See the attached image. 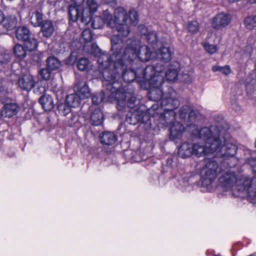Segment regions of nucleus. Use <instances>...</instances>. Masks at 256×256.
Segmentation results:
<instances>
[{"mask_svg":"<svg viewBox=\"0 0 256 256\" xmlns=\"http://www.w3.org/2000/svg\"><path fill=\"white\" fill-rule=\"evenodd\" d=\"M192 134L205 142L208 153L224 160L218 162L208 160L200 172V184L204 192H212L215 186L214 183L218 176V185L224 190L229 191L236 196H248L252 198L256 196V188L252 180L240 172L238 160L234 156L236 153L237 146L232 140L220 138V131L217 126L204 127L198 130L194 124H188Z\"/></svg>","mask_w":256,"mask_h":256,"instance_id":"1","label":"nucleus"},{"mask_svg":"<svg viewBox=\"0 0 256 256\" xmlns=\"http://www.w3.org/2000/svg\"><path fill=\"white\" fill-rule=\"evenodd\" d=\"M111 49L112 54L108 56L106 54H102L98 56V62L100 68L102 69V75L104 82L108 90H114L120 89V83L118 79L122 76L126 82L134 81L136 78H140L148 86V98L154 101H158L168 92V88L164 79V66L160 64L154 66H148L142 68L139 65L136 67V63L132 64V68L127 70L126 59L122 56L121 50L122 44L117 36H114L111 39Z\"/></svg>","mask_w":256,"mask_h":256,"instance_id":"2","label":"nucleus"},{"mask_svg":"<svg viewBox=\"0 0 256 256\" xmlns=\"http://www.w3.org/2000/svg\"><path fill=\"white\" fill-rule=\"evenodd\" d=\"M160 106L154 104L149 110L148 113L154 118V122L158 128H164L172 124L170 131V138L177 143L182 138L184 127L177 121L174 122L176 117L174 110L180 106L176 98V93L172 88H168V92L161 98Z\"/></svg>","mask_w":256,"mask_h":256,"instance_id":"3","label":"nucleus"},{"mask_svg":"<svg viewBox=\"0 0 256 256\" xmlns=\"http://www.w3.org/2000/svg\"><path fill=\"white\" fill-rule=\"evenodd\" d=\"M126 43V46L122 54L130 63H134V60H138L142 62H148L158 58L165 62L171 60L172 53L168 47L160 46L156 52V47L150 48L146 45L142 46L138 40L129 39Z\"/></svg>","mask_w":256,"mask_h":256,"instance_id":"4","label":"nucleus"},{"mask_svg":"<svg viewBox=\"0 0 256 256\" xmlns=\"http://www.w3.org/2000/svg\"><path fill=\"white\" fill-rule=\"evenodd\" d=\"M104 18L108 27L112 30L116 29L119 33L118 34L113 35L111 38L117 36L121 41L122 46V40L120 38V36L121 35L123 37L127 36L130 32V27L137 24L138 18V12L134 10H130L128 16L123 8L118 7L114 11V18L108 10L104 11Z\"/></svg>","mask_w":256,"mask_h":256,"instance_id":"5","label":"nucleus"},{"mask_svg":"<svg viewBox=\"0 0 256 256\" xmlns=\"http://www.w3.org/2000/svg\"><path fill=\"white\" fill-rule=\"evenodd\" d=\"M98 8V4L96 0H87L86 7H82L76 5L70 4L68 8L70 19L76 21L79 18L82 23L87 24L92 20V14L95 12Z\"/></svg>","mask_w":256,"mask_h":256,"instance_id":"6","label":"nucleus"},{"mask_svg":"<svg viewBox=\"0 0 256 256\" xmlns=\"http://www.w3.org/2000/svg\"><path fill=\"white\" fill-rule=\"evenodd\" d=\"M128 98L127 106L130 108H133L136 105V98L131 93H126L122 88L116 90L115 96H114V92L109 96L108 101L112 102L114 101L117 102L118 110H121L126 105V98Z\"/></svg>","mask_w":256,"mask_h":256,"instance_id":"7","label":"nucleus"},{"mask_svg":"<svg viewBox=\"0 0 256 256\" xmlns=\"http://www.w3.org/2000/svg\"><path fill=\"white\" fill-rule=\"evenodd\" d=\"M231 20L232 18L229 14L220 12L213 18L212 26L215 30H222L230 23Z\"/></svg>","mask_w":256,"mask_h":256,"instance_id":"8","label":"nucleus"},{"mask_svg":"<svg viewBox=\"0 0 256 256\" xmlns=\"http://www.w3.org/2000/svg\"><path fill=\"white\" fill-rule=\"evenodd\" d=\"M196 112L190 106L184 105L180 110V116L184 121L192 122L196 118Z\"/></svg>","mask_w":256,"mask_h":256,"instance_id":"9","label":"nucleus"},{"mask_svg":"<svg viewBox=\"0 0 256 256\" xmlns=\"http://www.w3.org/2000/svg\"><path fill=\"white\" fill-rule=\"evenodd\" d=\"M19 87L23 90L30 91L34 86L35 82L33 76L29 74H24L18 80Z\"/></svg>","mask_w":256,"mask_h":256,"instance_id":"10","label":"nucleus"},{"mask_svg":"<svg viewBox=\"0 0 256 256\" xmlns=\"http://www.w3.org/2000/svg\"><path fill=\"white\" fill-rule=\"evenodd\" d=\"M106 80L104 79L102 82L103 86L105 88V92H103L102 90V92L96 94H94L92 96V102L94 104H100L103 100L104 97L106 96L109 98V96L112 94V92H114V96H115V92L116 90L112 89V90H108L105 85H104V82H106Z\"/></svg>","mask_w":256,"mask_h":256,"instance_id":"11","label":"nucleus"},{"mask_svg":"<svg viewBox=\"0 0 256 256\" xmlns=\"http://www.w3.org/2000/svg\"><path fill=\"white\" fill-rule=\"evenodd\" d=\"M180 65L178 62H174L170 65L165 72L166 79L169 82H174L177 80Z\"/></svg>","mask_w":256,"mask_h":256,"instance_id":"12","label":"nucleus"},{"mask_svg":"<svg viewBox=\"0 0 256 256\" xmlns=\"http://www.w3.org/2000/svg\"><path fill=\"white\" fill-rule=\"evenodd\" d=\"M117 138L116 135L114 132L109 131L103 132L100 136L101 143L106 146L114 144Z\"/></svg>","mask_w":256,"mask_h":256,"instance_id":"13","label":"nucleus"},{"mask_svg":"<svg viewBox=\"0 0 256 256\" xmlns=\"http://www.w3.org/2000/svg\"><path fill=\"white\" fill-rule=\"evenodd\" d=\"M75 92L82 99L87 98L90 96V89L85 82H80L75 86Z\"/></svg>","mask_w":256,"mask_h":256,"instance_id":"14","label":"nucleus"},{"mask_svg":"<svg viewBox=\"0 0 256 256\" xmlns=\"http://www.w3.org/2000/svg\"><path fill=\"white\" fill-rule=\"evenodd\" d=\"M39 102L46 111L52 110L54 106V99L49 94H44L39 98Z\"/></svg>","mask_w":256,"mask_h":256,"instance_id":"15","label":"nucleus"},{"mask_svg":"<svg viewBox=\"0 0 256 256\" xmlns=\"http://www.w3.org/2000/svg\"><path fill=\"white\" fill-rule=\"evenodd\" d=\"M193 152L192 144L188 142L182 144L178 150V156L182 158L190 157Z\"/></svg>","mask_w":256,"mask_h":256,"instance_id":"16","label":"nucleus"},{"mask_svg":"<svg viewBox=\"0 0 256 256\" xmlns=\"http://www.w3.org/2000/svg\"><path fill=\"white\" fill-rule=\"evenodd\" d=\"M192 150L194 151L193 154L198 158L208 154L206 143L198 142L194 144Z\"/></svg>","mask_w":256,"mask_h":256,"instance_id":"17","label":"nucleus"},{"mask_svg":"<svg viewBox=\"0 0 256 256\" xmlns=\"http://www.w3.org/2000/svg\"><path fill=\"white\" fill-rule=\"evenodd\" d=\"M18 112V106L14 103L6 104L4 105L2 110V116L5 117H12L16 114Z\"/></svg>","mask_w":256,"mask_h":256,"instance_id":"18","label":"nucleus"},{"mask_svg":"<svg viewBox=\"0 0 256 256\" xmlns=\"http://www.w3.org/2000/svg\"><path fill=\"white\" fill-rule=\"evenodd\" d=\"M104 115L100 108L95 109L90 116L92 124L94 126H98L102 122Z\"/></svg>","mask_w":256,"mask_h":256,"instance_id":"19","label":"nucleus"},{"mask_svg":"<svg viewBox=\"0 0 256 256\" xmlns=\"http://www.w3.org/2000/svg\"><path fill=\"white\" fill-rule=\"evenodd\" d=\"M41 30L44 36H50L54 32V27L52 21L44 20L41 26Z\"/></svg>","mask_w":256,"mask_h":256,"instance_id":"20","label":"nucleus"},{"mask_svg":"<svg viewBox=\"0 0 256 256\" xmlns=\"http://www.w3.org/2000/svg\"><path fill=\"white\" fill-rule=\"evenodd\" d=\"M82 100V99L75 92L68 95L66 101L67 104L70 106L71 107L76 108L80 106Z\"/></svg>","mask_w":256,"mask_h":256,"instance_id":"21","label":"nucleus"},{"mask_svg":"<svg viewBox=\"0 0 256 256\" xmlns=\"http://www.w3.org/2000/svg\"><path fill=\"white\" fill-rule=\"evenodd\" d=\"M30 30L26 26L19 27L16 33V38L24 42L30 38Z\"/></svg>","mask_w":256,"mask_h":256,"instance_id":"22","label":"nucleus"},{"mask_svg":"<svg viewBox=\"0 0 256 256\" xmlns=\"http://www.w3.org/2000/svg\"><path fill=\"white\" fill-rule=\"evenodd\" d=\"M18 20L16 16H10L4 18L3 21L4 26L8 30L14 28L17 24Z\"/></svg>","mask_w":256,"mask_h":256,"instance_id":"23","label":"nucleus"},{"mask_svg":"<svg viewBox=\"0 0 256 256\" xmlns=\"http://www.w3.org/2000/svg\"><path fill=\"white\" fill-rule=\"evenodd\" d=\"M61 66L60 61L56 58L50 56L46 60L47 68L50 70H55L58 69Z\"/></svg>","mask_w":256,"mask_h":256,"instance_id":"24","label":"nucleus"},{"mask_svg":"<svg viewBox=\"0 0 256 256\" xmlns=\"http://www.w3.org/2000/svg\"><path fill=\"white\" fill-rule=\"evenodd\" d=\"M43 19L42 14L39 12H36L30 18V22L34 26H42Z\"/></svg>","mask_w":256,"mask_h":256,"instance_id":"25","label":"nucleus"},{"mask_svg":"<svg viewBox=\"0 0 256 256\" xmlns=\"http://www.w3.org/2000/svg\"><path fill=\"white\" fill-rule=\"evenodd\" d=\"M24 48L28 52H32L36 50L38 47L37 40L34 38H30L24 41Z\"/></svg>","mask_w":256,"mask_h":256,"instance_id":"26","label":"nucleus"},{"mask_svg":"<svg viewBox=\"0 0 256 256\" xmlns=\"http://www.w3.org/2000/svg\"><path fill=\"white\" fill-rule=\"evenodd\" d=\"M28 51L22 45L16 44L14 47V53L16 58L20 59L24 58Z\"/></svg>","mask_w":256,"mask_h":256,"instance_id":"27","label":"nucleus"},{"mask_svg":"<svg viewBox=\"0 0 256 256\" xmlns=\"http://www.w3.org/2000/svg\"><path fill=\"white\" fill-rule=\"evenodd\" d=\"M104 23L106 24V22L104 20V14H102V18L95 17L92 22V26L94 29H98L102 28Z\"/></svg>","mask_w":256,"mask_h":256,"instance_id":"28","label":"nucleus"},{"mask_svg":"<svg viewBox=\"0 0 256 256\" xmlns=\"http://www.w3.org/2000/svg\"><path fill=\"white\" fill-rule=\"evenodd\" d=\"M244 24L248 29H256V16H249L246 18Z\"/></svg>","mask_w":256,"mask_h":256,"instance_id":"29","label":"nucleus"},{"mask_svg":"<svg viewBox=\"0 0 256 256\" xmlns=\"http://www.w3.org/2000/svg\"><path fill=\"white\" fill-rule=\"evenodd\" d=\"M146 36L148 41L152 44V47H155V45L158 46V41L157 36L154 32H148Z\"/></svg>","mask_w":256,"mask_h":256,"instance_id":"30","label":"nucleus"},{"mask_svg":"<svg viewBox=\"0 0 256 256\" xmlns=\"http://www.w3.org/2000/svg\"><path fill=\"white\" fill-rule=\"evenodd\" d=\"M89 65L88 59L85 58H80L77 62V66L79 70L83 71L86 70Z\"/></svg>","mask_w":256,"mask_h":256,"instance_id":"31","label":"nucleus"},{"mask_svg":"<svg viewBox=\"0 0 256 256\" xmlns=\"http://www.w3.org/2000/svg\"><path fill=\"white\" fill-rule=\"evenodd\" d=\"M71 106L67 104L66 102L64 104H59L58 106V109L60 113L66 116L70 112Z\"/></svg>","mask_w":256,"mask_h":256,"instance_id":"32","label":"nucleus"},{"mask_svg":"<svg viewBox=\"0 0 256 256\" xmlns=\"http://www.w3.org/2000/svg\"><path fill=\"white\" fill-rule=\"evenodd\" d=\"M92 38V34L90 30L88 29L84 30L82 33V38L86 43L90 42Z\"/></svg>","mask_w":256,"mask_h":256,"instance_id":"33","label":"nucleus"},{"mask_svg":"<svg viewBox=\"0 0 256 256\" xmlns=\"http://www.w3.org/2000/svg\"><path fill=\"white\" fill-rule=\"evenodd\" d=\"M188 29L190 32L194 34L199 30V26L197 21L190 22L188 26Z\"/></svg>","mask_w":256,"mask_h":256,"instance_id":"34","label":"nucleus"},{"mask_svg":"<svg viewBox=\"0 0 256 256\" xmlns=\"http://www.w3.org/2000/svg\"><path fill=\"white\" fill-rule=\"evenodd\" d=\"M136 112H134L131 114V116H128V115L126 116V122L130 123L131 124H135L136 122H140L142 120L141 118L139 116L138 118H136Z\"/></svg>","mask_w":256,"mask_h":256,"instance_id":"35","label":"nucleus"},{"mask_svg":"<svg viewBox=\"0 0 256 256\" xmlns=\"http://www.w3.org/2000/svg\"><path fill=\"white\" fill-rule=\"evenodd\" d=\"M50 70L48 68H42L40 70L39 74L42 78L45 80H48L50 76Z\"/></svg>","mask_w":256,"mask_h":256,"instance_id":"36","label":"nucleus"},{"mask_svg":"<svg viewBox=\"0 0 256 256\" xmlns=\"http://www.w3.org/2000/svg\"><path fill=\"white\" fill-rule=\"evenodd\" d=\"M204 48L205 50L210 54L215 53L218 50L216 46L208 43H206L204 44Z\"/></svg>","mask_w":256,"mask_h":256,"instance_id":"37","label":"nucleus"},{"mask_svg":"<svg viewBox=\"0 0 256 256\" xmlns=\"http://www.w3.org/2000/svg\"><path fill=\"white\" fill-rule=\"evenodd\" d=\"M79 116L77 114H74L71 118L70 120V124L71 126L78 127L80 126L79 122Z\"/></svg>","mask_w":256,"mask_h":256,"instance_id":"38","label":"nucleus"},{"mask_svg":"<svg viewBox=\"0 0 256 256\" xmlns=\"http://www.w3.org/2000/svg\"><path fill=\"white\" fill-rule=\"evenodd\" d=\"M138 30L140 34L143 36H146L149 32L144 25L139 26Z\"/></svg>","mask_w":256,"mask_h":256,"instance_id":"39","label":"nucleus"},{"mask_svg":"<svg viewBox=\"0 0 256 256\" xmlns=\"http://www.w3.org/2000/svg\"><path fill=\"white\" fill-rule=\"evenodd\" d=\"M221 72L225 76H228L232 73L231 68L228 65H226L222 67Z\"/></svg>","mask_w":256,"mask_h":256,"instance_id":"40","label":"nucleus"},{"mask_svg":"<svg viewBox=\"0 0 256 256\" xmlns=\"http://www.w3.org/2000/svg\"><path fill=\"white\" fill-rule=\"evenodd\" d=\"M248 163L252 167L253 171L256 172V159L250 158L248 159Z\"/></svg>","mask_w":256,"mask_h":256,"instance_id":"41","label":"nucleus"},{"mask_svg":"<svg viewBox=\"0 0 256 256\" xmlns=\"http://www.w3.org/2000/svg\"><path fill=\"white\" fill-rule=\"evenodd\" d=\"M76 61V57L72 54H71L67 59L66 60V63L68 65L72 64Z\"/></svg>","mask_w":256,"mask_h":256,"instance_id":"42","label":"nucleus"},{"mask_svg":"<svg viewBox=\"0 0 256 256\" xmlns=\"http://www.w3.org/2000/svg\"><path fill=\"white\" fill-rule=\"evenodd\" d=\"M100 52V50L98 48V46L96 44H93L92 46V49L90 50V52L96 55Z\"/></svg>","mask_w":256,"mask_h":256,"instance_id":"43","label":"nucleus"},{"mask_svg":"<svg viewBox=\"0 0 256 256\" xmlns=\"http://www.w3.org/2000/svg\"><path fill=\"white\" fill-rule=\"evenodd\" d=\"M222 67L219 65H214L212 66V70L213 72H221Z\"/></svg>","mask_w":256,"mask_h":256,"instance_id":"44","label":"nucleus"},{"mask_svg":"<svg viewBox=\"0 0 256 256\" xmlns=\"http://www.w3.org/2000/svg\"><path fill=\"white\" fill-rule=\"evenodd\" d=\"M84 0H72V4L76 5L77 6H81L83 4Z\"/></svg>","mask_w":256,"mask_h":256,"instance_id":"45","label":"nucleus"},{"mask_svg":"<svg viewBox=\"0 0 256 256\" xmlns=\"http://www.w3.org/2000/svg\"><path fill=\"white\" fill-rule=\"evenodd\" d=\"M232 108L235 110H240V106L237 105L236 103H234L232 104Z\"/></svg>","mask_w":256,"mask_h":256,"instance_id":"46","label":"nucleus"},{"mask_svg":"<svg viewBox=\"0 0 256 256\" xmlns=\"http://www.w3.org/2000/svg\"><path fill=\"white\" fill-rule=\"evenodd\" d=\"M4 18L3 12L0 10V24L3 22Z\"/></svg>","mask_w":256,"mask_h":256,"instance_id":"47","label":"nucleus"},{"mask_svg":"<svg viewBox=\"0 0 256 256\" xmlns=\"http://www.w3.org/2000/svg\"><path fill=\"white\" fill-rule=\"evenodd\" d=\"M40 56H38L37 58L36 59H34V60L36 62H38L40 60Z\"/></svg>","mask_w":256,"mask_h":256,"instance_id":"48","label":"nucleus"},{"mask_svg":"<svg viewBox=\"0 0 256 256\" xmlns=\"http://www.w3.org/2000/svg\"><path fill=\"white\" fill-rule=\"evenodd\" d=\"M103 1H104V2H106V3H110V2H112L113 1V0H102Z\"/></svg>","mask_w":256,"mask_h":256,"instance_id":"49","label":"nucleus"},{"mask_svg":"<svg viewBox=\"0 0 256 256\" xmlns=\"http://www.w3.org/2000/svg\"><path fill=\"white\" fill-rule=\"evenodd\" d=\"M248 1L251 3H256V0H248Z\"/></svg>","mask_w":256,"mask_h":256,"instance_id":"50","label":"nucleus"},{"mask_svg":"<svg viewBox=\"0 0 256 256\" xmlns=\"http://www.w3.org/2000/svg\"><path fill=\"white\" fill-rule=\"evenodd\" d=\"M192 80V78H189V80L187 81V82H190Z\"/></svg>","mask_w":256,"mask_h":256,"instance_id":"51","label":"nucleus"},{"mask_svg":"<svg viewBox=\"0 0 256 256\" xmlns=\"http://www.w3.org/2000/svg\"><path fill=\"white\" fill-rule=\"evenodd\" d=\"M254 144H255V146H256V141H255Z\"/></svg>","mask_w":256,"mask_h":256,"instance_id":"52","label":"nucleus"},{"mask_svg":"<svg viewBox=\"0 0 256 256\" xmlns=\"http://www.w3.org/2000/svg\"><path fill=\"white\" fill-rule=\"evenodd\" d=\"M252 256L250 255V256Z\"/></svg>","mask_w":256,"mask_h":256,"instance_id":"53","label":"nucleus"}]
</instances>
